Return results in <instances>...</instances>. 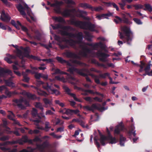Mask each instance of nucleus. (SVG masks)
<instances>
[{
    "label": "nucleus",
    "mask_w": 152,
    "mask_h": 152,
    "mask_svg": "<svg viewBox=\"0 0 152 152\" xmlns=\"http://www.w3.org/2000/svg\"><path fill=\"white\" fill-rule=\"evenodd\" d=\"M64 29L66 31L68 30L73 31L74 30L73 28L69 26L64 27ZM60 32L62 36H68L70 38L76 37L77 39V40H75L76 42L74 44L75 46L76 44H80L82 43V41L83 38V35L82 32H80L77 34H73L68 32L67 31L63 30H61Z\"/></svg>",
    "instance_id": "nucleus-1"
},
{
    "label": "nucleus",
    "mask_w": 152,
    "mask_h": 152,
    "mask_svg": "<svg viewBox=\"0 0 152 152\" xmlns=\"http://www.w3.org/2000/svg\"><path fill=\"white\" fill-rule=\"evenodd\" d=\"M71 24L74 25L76 27H79L80 28L88 30L91 31H94L95 26L90 22L82 21L76 20L74 19H71L70 20Z\"/></svg>",
    "instance_id": "nucleus-2"
},
{
    "label": "nucleus",
    "mask_w": 152,
    "mask_h": 152,
    "mask_svg": "<svg viewBox=\"0 0 152 152\" xmlns=\"http://www.w3.org/2000/svg\"><path fill=\"white\" fill-rule=\"evenodd\" d=\"M122 30L125 35L121 32H119L120 39L123 40L124 42H126L127 44L130 45L132 40V38L130 37L132 32L130 29L126 26L123 27Z\"/></svg>",
    "instance_id": "nucleus-3"
},
{
    "label": "nucleus",
    "mask_w": 152,
    "mask_h": 152,
    "mask_svg": "<svg viewBox=\"0 0 152 152\" xmlns=\"http://www.w3.org/2000/svg\"><path fill=\"white\" fill-rule=\"evenodd\" d=\"M99 132L100 136L99 141L102 145L104 146L105 145V141H108L111 144H115L118 142V140L115 137H113L110 134L106 136L102 134L99 130Z\"/></svg>",
    "instance_id": "nucleus-4"
},
{
    "label": "nucleus",
    "mask_w": 152,
    "mask_h": 152,
    "mask_svg": "<svg viewBox=\"0 0 152 152\" xmlns=\"http://www.w3.org/2000/svg\"><path fill=\"white\" fill-rule=\"evenodd\" d=\"M124 127L123 125V123L121 122L115 127L114 131L115 134L120 135V144L121 146H124V142L126 140V139L125 137H123L122 134H120V132L124 130Z\"/></svg>",
    "instance_id": "nucleus-5"
},
{
    "label": "nucleus",
    "mask_w": 152,
    "mask_h": 152,
    "mask_svg": "<svg viewBox=\"0 0 152 152\" xmlns=\"http://www.w3.org/2000/svg\"><path fill=\"white\" fill-rule=\"evenodd\" d=\"M95 54L99 58L100 61L104 62L107 61L106 58L110 56L109 55L102 52L100 50H99L95 53Z\"/></svg>",
    "instance_id": "nucleus-6"
},
{
    "label": "nucleus",
    "mask_w": 152,
    "mask_h": 152,
    "mask_svg": "<svg viewBox=\"0 0 152 152\" xmlns=\"http://www.w3.org/2000/svg\"><path fill=\"white\" fill-rule=\"evenodd\" d=\"M62 4V1H56L55 2L53 3L51 5V7H55L54 9V11L57 13L61 14V11L60 6Z\"/></svg>",
    "instance_id": "nucleus-7"
},
{
    "label": "nucleus",
    "mask_w": 152,
    "mask_h": 152,
    "mask_svg": "<svg viewBox=\"0 0 152 152\" xmlns=\"http://www.w3.org/2000/svg\"><path fill=\"white\" fill-rule=\"evenodd\" d=\"M80 46L83 50L81 54L83 57H86L88 56V53H92V51L91 49L88 48L87 46L81 45Z\"/></svg>",
    "instance_id": "nucleus-8"
},
{
    "label": "nucleus",
    "mask_w": 152,
    "mask_h": 152,
    "mask_svg": "<svg viewBox=\"0 0 152 152\" xmlns=\"http://www.w3.org/2000/svg\"><path fill=\"white\" fill-rule=\"evenodd\" d=\"M83 107L84 109H86L88 111H94V109L97 110H100V109H101L103 110H105L104 107H103L99 108L96 104H93L91 107H90L88 105H86L84 106Z\"/></svg>",
    "instance_id": "nucleus-9"
},
{
    "label": "nucleus",
    "mask_w": 152,
    "mask_h": 152,
    "mask_svg": "<svg viewBox=\"0 0 152 152\" xmlns=\"http://www.w3.org/2000/svg\"><path fill=\"white\" fill-rule=\"evenodd\" d=\"M13 102L17 104V106L21 109H24L25 106L23 105L22 103L24 102V99L23 98L19 99H15L13 100Z\"/></svg>",
    "instance_id": "nucleus-10"
},
{
    "label": "nucleus",
    "mask_w": 152,
    "mask_h": 152,
    "mask_svg": "<svg viewBox=\"0 0 152 152\" xmlns=\"http://www.w3.org/2000/svg\"><path fill=\"white\" fill-rule=\"evenodd\" d=\"M63 88L65 90V91L66 93L68 95H69L72 97L75 101L78 102H80V100L76 97L75 94L72 93L70 92V90L68 87L66 86H64L63 87Z\"/></svg>",
    "instance_id": "nucleus-11"
},
{
    "label": "nucleus",
    "mask_w": 152,
    "mask_h": 152,
    "mask_svg": "<svg viewBox=\"0 0 152 152\" xmlns=\"http://www.w3.org/2000/svg\"><path fill=\"white\" fill-rule=\"evenodd\" d=\"M48 146V143L47 141L44 142L41 144H37L36 145L37 148L41 152H43L45 148Z\"/></svg>",
    "instance_id": "nucleus-12"
},
{
    "label": "nucleus",
    "mask_w": 152,
    "mask_h": 152,
    "mask_svg": "<svg viewBox=\"0 0 152 152\" xmlns=\"http://www.w3.org/2000/svg\"><path fill=\"white\" fill-rule=\"evenodd\" d=\"M7 57L4 58V60L7 62V63L9 64H11L13 62L11 60V59H16V56L14 55H11L7 53L6 54Z\"/></svg>",
    "instance_id": "nucleus-13"
},
{
    "label": "nucleus",
    "mask_w": 152,
    "mask_h": 152,
    "mask_svg": "<svg viewBox=\"0 0 152 152\" xmlns=\"http://www.w3.org/2000/svg\"><path fill=\"white\" fill-rule=\"evenodd\" d=\"M63 41L66 42V43L68 44L70 46L73 48H75L76 47L74 44L76 42L73 39L70 38L69 39H67L64 38L63 39Z\"/></svg>",
    "instance_id": "nucleus-14"
},
{
    "label": "nucleus",
    "mask_w": 152,
    "mask_h": 152,
    "mask_svg": "<svg viewBox=\"0 0 152 152\" xmlns=\"http://www.w3.org/2000/svg\"><path fill=\"white\" fill-rule=\"evenodd\" d=\"M17 143H19L20 145H23L21 140H18L16 141L13 140L12 141H7L4 142L2 144L3 145H13Z\"/></svg>",
    "instance_id": "nucleus-15"
},
{
    "label": "nucleus",
    "mask_w": 152,
    "mask_h": 152,
    "mask_svg": "<svg viewBox=\"0 0 152 152\" xmlns=\"http://www.w3.org/2000/svg\"><path fill=\"white\" fill-rule=\"evenodd\" d=\"M11 19V17L8 15L5 14L4 12L3 11L1 13L0 19L2 21L8 22Z\"/></svg>",
    "instance_id": "nucleus-16"
},
{
    "label": "nucleus",
    "mask_w": 152,
    "mask_h": 152,
    "mask_svg": "<svg viewBox=\"0 0 152 152\" xmlns=\"http://www.w3.org/2000/svg\"><path fill=\"white\" fill-rule=\"evenodd\" d=\"M75 9H66L63 12H62L61 14L64 17H67L71 15V12L75 11Z\"/></svg>",
    "instance_id": "nucleus-17"
},
{
    "label": "nucleus",
    "mask_w": 152,
    "mask_h": 152,
    "mask_svg": "<svg viewBox=\"0 0 152 152\" xmlns=\"http://www.w3.org/2000/svg\"><path fill=\"white\" fill-rule=\"evenodd\" d=\"M64 54L68 58H78L77 55L70 51H67L64 53Z\"/></svg>",
    "instance_id": "nucleus-18"
},
{
    "label": "nucleus",
    "mask_w": 152,
    "mask_h": 152,
    "mask_svg": "<svg viewBox=\"0 0 152 152\" xmlns=\"http://www.w3.org/2000/svg\"><path fill=\"white\" fill-rule=\"evenodd\" d=\"M37 83L39 84H42L44 88L48 92H50L51 87L47 83H44L42 81H37Z\"/></svg>",
    "instance_id": "nucleus-19"
},
{
    "label": "nucleus",
    "mask_w": 152,
    "mask_h": 152,
    "mask_svg": "<svg viewBox=\"0 0 152 152\" xmlns=\"http://www.w3.org/2000/svg\"><path fill=\"white\" fill-rule=\"evenodd\" d=\"M31 87L35 89V90L37 91L38 94L39 95L43 96H45L48 95V94L46 92L40 90L37 87L34 86H31Z\"/></svg>",
    "instance_id": "nucleus-20"
},
{
    "label": "nucleus",
    "mask_w": 152,
    "mask_h": 152,
    "mask_svg": "<svg viewBox=\"0 0 152 152\" xmlns=\"http://www.w3.org/2000/svg\"><path fill=\"white\" fill-rule=\"evenodd\" d=\"M12 46L16 49L15 53L16 54V56L19 58H22L23 51L18 48V46L17 45H12Z\"/></svg>",
    "instance_id": "nucleus-21"
},
{
    "label": "nucleus",
    "mask_w": 152,
    "mask_h": 152,
    "mask_svg": "<svg viewBox=\"0 0 152 152\" xmlns=\"http://www.w3.org/2000/svg\"><path fill=\"white\" fill-rule=\"evenodd\" d=\"M104 4L107 6L112 7V6L114 8H115L116 10L118 11H119V9L118 6L114 2H104Z\"/></svg>",
    "instance_id": "nucleus-22"
},
{
    "label": "nucleus",
    "mask_w": 152,
    "mask_h": 152,
    "mask_svg": "<svg viewBox=\"0 0 152 152\" xmlns=\"http://www.w3.org/2000/svg\"><path fill=\"white\" fill-rule=\"evenodd\" d=\"M16 7L22 15H26V13L24 11V8L20 4L17 5Z\"/></svg>",
    "instance_id": "nucleus-23"
},
{
    "label": "nucleus",
    "mask_w": 152,
    "mask_h": 152,
    "mask_svg": "<svg viewBox=\"0 0 152 152\" xmlns=\"http://www.w3.org/2000/svg\"><path fill=\"white\" fill-rule=\"evenodd\" d=\"M43 101L45 104V107H47L48 106H51L53 105L51 100L47 98H44L43 99Z\"/></svg>",
    "instance_id": "nucleus-24"
},
{
    "label": "nucleus",
    "mask_w": 152,
    "mask_h": 152,
    "mask_svg": "<svg viewBox=\"0 0 152 152\" xmlns=\"http://www.w3.org/2000/svg\"><path fill=\"white\" fill-rule=\"evenodd\" d=\"M79 7L84 9H89L91 10V6L86 3H80L79 4Z\"/></svg>",
    "instance_id": "nucleus-25"
},
{
    "label": "nucleus",
    "mask_w": 152,
    "mask_h": 152,
    "mask_svg": "<svg viewBox=\"0 0 152 152\" xmlns=\"http://www.w3.org/2000/svg\"><path fill=\"white\" fill-rule=\"evenodd\" d=\"M78 73L82 76L86 77V79L87 81L91 83V80L89 77H88V75L87 74L83 72L82 71H79L78 72Z\"/></svg>",
    "instance_id": "nucleus-26"
},
{
    "label": "nucleus",
    "mask_w": 152,
    "mask_h": 152,
    "mask_svg": "<svg viewBox=\"0 0 152 152\" xmlns=\"http://www.w3.org/2000/svg\"><path fill=\"white\" fill-rule=\"evenodd\" d=\"M20 48L22 50L24 51V52H23V57L22 58H20V59H23L24 57L26 56L27 55V54L29 52L28 50V48L27 47H26V48H23L22 46H21L20 47Z\"/></svg>",
    "instance_id": "nucleus-27"
},
{
    "label": "nucleus",
    "mask_w": 152,
    "mask_h": 152,
    "mask_svg": "<svg viewBox=\"0 0 152 152\" xmlns=\"http://www.w3.org/2000/svg\"><path fill=\"white\" fill-rule=\"evenodd\" d=\"M52 18V19L55 20L56 22L60 23H64L65 22L64 19L61 16H59V17L53 16Z\"/></svg>",
    "instance_id": "nucleus-28"
},
{
    "label": "nucleus",
    "mask_w": 152,
    "mask_h": 152,
    "mask_svg": "<svg viewBox=\"0 0 152 152\" xmlns=\"http://www.w3.org/2000/svg\"><path fill=\"white\" fill-rule=\"evenodd\" d=\"M19 140H22V142L23 144L24 143H26L27 142H29V143H32V141L31 140H28L27 136L26 135L23 136L22 138L20 139Z\"/></svg>",
    "instance_id": "nucleus-29"
},
{
    "label": "nucleus",
    "mask_w": 152,
    "mask_h": 152,
    "mask_svg": "<svg viewBox=\"0 0 152 152\" xmlns=\"http://www.w3.org/2000/svg\"><path fill=\"white\" fill-rule=\"evenodd\" d=\"M84 33L85 34L86 38V39L89 42L92 41V36L90 34L89 32L87 31H84Z\"/></svg>",
    "instance_id": "nucleus-30"
},
{
    "label": "nucleus",
    "mask_w": 152,
    "mask_h": 152,
    "mask_svg": "<svg viewBox=\"0 0 152 152\" xmlns=\"http://www.w3.org/2000/svg\"><path fill=\"white\" fill-rule=\"evenodd\" d=\"M67 71L68 72H69L71 74H72L74 72H77L78 73V72L79 71L82 70H79L74 67L72 66L69 68Z\"/></svg>",
    "instance_id": "nucleus-31"
},
{
    "label": "nucleus",
    "mask_w": 152,
    "mask_h": 152,
    "mask_svg": "<svg viewBox=\"0 0 152 152\" xmlns=\"http://www.w3.org/2000/svg\"><path fill=\"white\" fill-rule=\"evenodd\" d=\"M29 52L28 53V54H27V55L25 57L29 58V59H34V60H37L38 61H40V60L39 58L36 56H34L32 55H30L29 54Z\"/></svg>",
    "instance_id": "nucleus-32"
},
{
    "label": "nucleus",
    "mask_w": 152,
    "mask_h": 152,
    "mask_svg": "<svg viewBox=\"0 0 152 152\" xmlns=\"http://www.w3.org/2000/svg\"><path fill=\"white\" fill-rule=\"evenodd\" d=\"M145 8L143 9L145 10H148L150 12L152 11V7L151 5L148 4H144Z\"/></svg>",
    "instance_id": "nucleus-33"
},
{
    "label": "nucleus",
    "mask_w": 152,
    "mask_h": 152,
    "mask_svg": "<svg viewBox=\"0 0 152 152\" xmlns=\"http://www.w3.org/2000/svg\"><path fill=\"white\" fill-rule=\"evenodd\" d=\"M35 107L37 108H39L41 110V112H43L44 108L41 103L36 102L35 103Z\"/></svg>",
    "instance_id": "nucleus-34"
},
{
    "label": "nucleus",
    "mask_w": 152,
    "mask_h": 152,
    "mask_svg": "<svg viewBox=\"0 0 152 152\" xmlns=\"http://www.w3.org/2000/svg\"><path fill=\"white\" fill-rule=\"evenodd\" d=\"M73 62L75 64L82 66H86V65L85 63H82L80 61L76 59L74 60L73 61Z\"/></svg>",
    "instance_id": "nucleus-35"
},
{
    "label": "nucleus",
    "mask_w": 152,
    "mask_h": 152,
    "mask_svg": "<svg viewBox=\"0 0 152 152\" xmlns=\"http://www.w3.org/2000/svg\"><path fill=\"white\" fill-rule=\"evenodd\" d=\"M67 113H69V114H72L73 113L77 114L79 112V111L78 110H73L68 109L67 110Z\"/></svg>",
    "instance_id": "nucleus-36"
},
{
    "label": "nucleus",
    "mask_w": 152,
    "mask_h": 152,
    "mask_svg": "<svg viewBox=\"0 0 152 152\" xmlns=\"http://www.w3.org/2000/svg\"><path fill=\"white\" fill-rule=\"evenodd\" d=\"M101 43H102L101 42H99V43H96L94 44H93V46L92 47L93 48V50H96L98 47H99L101 48Z\"/></svg>",
    "instance_id": "nucleus-37"
},
{
    "label": "nucleus",
    "mask_w": 152,
    "mask_h": 152,
    "mask_svg": "<svg viewBox=\"0 0 152 152\" xmlns=\"http://www.w3.org/2000/svg\"><path fill=\"white\" fill-rule=\"evenodd\" d=\"M132 6L134 7L135 10H138L140 9H142L143 8V5L140 4H133Z\"/></svg>",
    "instance_id": "nucleus-38"
},
{
    "label": "nucleus",
    "mask_w": 152,
    "mask_h": 152,
    "mask_svg": "<svg viewBox=\"0 0 152 152\" xmlns=\"http://www.w3.org/2000/svg\"><path fill=\"white\" fill-rule=\"evenodd\" d=\"M52 94H55L56 95H58L60 94L59 91L57 90L56 89H52L51 88V90H50V92H49Z\"/></svg>",
    "instance_id": "nucleus-39"
},
{
    "label": "nucleus",
    "mask_w": 152,
    "mask_h": 152,
    "mask_svg": "<svg viewBox=\"0 0 152 152\" xmlns=\"http://www.w3.org/2000/svg\"><path fill=\"white\" fill-rule=\"evenodd\" d=\"M91 10L92 11H95L96 12H99L103 10V8L100 6L96 7H94L91 6Z\"/></svg>",
    "instance_id": "nucleus-40"
},
{
    "label": "nucleus",
    "mask_w": 152,
    "mask_h": 152,
    "mask_svg": "<svg viewBox=\"0 0 152 152\" xmlns=\"http://www.w3.org/2000/svg\"><path fill=\"white\" fill-rule=\"evenodd\" d=\"M45 127L43 130L46 131H48L49 130V129L51 128V126H50V124L49 122L47 121H46L45 124Z\"/></svg>",
    "instance_id": "nucleus-41"
},
{
    "label": "nucleus",
    "mask_w": 152,
    "mask_h": 152,
    "mask_svg": "<svg viewBox=\"0 0 152 152\" xmlns=\"http://www.w3.org/2000/svg\"><path fill=\"white\" fill-rule=\"evenodd\" d=\"M115 18L116 19H114V21L116 24L119 23H121L122 21V19L120 17L115 16Z\"/></svg>",
    "instance_id": "nucleus-42"
},
{
    "label": "nucleus",
    "mask_w": 152,
    "mask_h": 152,
    "mask_svg": "<svg viewBox=\"0 0 152 152\" xmlns=\"http://www.w3.org/2000/svg\"><path fill=\"white\" fill-rule=\"evenodd\" d=\"M55 73L56 74H60L61 75H67V73L62 71H61L59 69L57 68L55 69Z\"/></svg>",
    "instance_id": "nucleus-43"
},
{
    "label": "nucleus",
    "mask_w": 152,
    "mask_h": 152,
    "mask_svg": "<svg viewBox=\"0 0 152 152\" xmlns=\"http://www.w3.org/2000/svg\"><path fill=\"white\" fill-rule=\"evenodd\" d=\"M56 58L58 62L62 64H64L65 62L66 61V60L60 57L57 56Z\"/></svg>",
    "instance_id": "nucleus-44"
},
{
    "label": "nucleus",
    "mask_w": 152,
    "mask_h": 152,
    "mask_svg": "<svg viewBox=\"0 0 152 152\" xmlns=\"http://www.w3.org/2000/svg\"><path fill=\"white\" fill-rule=\"evenodd\" d=\"M58 45L61 49H64L65 48H68L69 47L66 44H63L61 42H60L58 43Z\"/></svg>",
    "instance_id": "nucleus-45"
},
{
    "label": "nucleus",
    "mask_w": 152,
    "mask_h": 152,
    "mask_svg": "<svg viewBox=\"0 0 152 152\" xmlns=\"http://www.w3.org/2000/svg\"><path fill=\"white\" fill-rule=\"evenodd\" d=\"M5 83L6 85L9 86L10 87H14V84L13 83L9 81L8 80H5Z\"/></svg>",
    "instance_id": "nucleus-46"
},
{
    "label": "nucleus",
    "mask_w": 152,
    "mask_h": 152,
    "mask_svg": "<svg viewBox=\"0 0 152 152\" xmlns=\"http://www.w3.org/2000/svg\"><path fill=\"white\" fill-rule=\"evenodd\" d=\"M15 94V92H12L10 91H9L7 89L5 91V94L9 97H10L11 96L12 94Z\"/></svg>",
    "instance_id": "nucleus-47"
},
{
    "label": "nucleus",
    "mask_w": 152,
    "mask_h": 152,
    "mask_svg": "<svg viewBox=\"0 0 152 152\" xmlns=\"http://www.w3.org/2000/svg\"><path fill=\"white\" fill-rule=\"evenodd\" d=\"M37 110L35 108H33L31 112V114L34 116H36L38 115Z\"/></svg>",
    "instance_id": "nucleus-48"
},
{
    "label": "nucleus",
    "mask_w": 152,
    "mask_h": 152,
    "mask_svg": "<svg viewBox=\"0 0 152 152\" xmlns=\"http://www.w3.org/2000/svg\"><path fill=\"white\" fill-rule=\"evenodd\" d=\"M9 137L8 136L4 135L0 137V140L1 141H5L9 140Z\"/></svg>",
    "instance_id": "nucleus-49"
},
{
    "label": "nucleus",
    "mask_w": 152,
    "mask_h": 152,
    "mask_svg": "<svg viewBox=\"0 0 152 152\" xmlns=\"http://www.w3.org/2000/svg\"><path fill=\"white\" fill-rule=\"evenodd\" d=\"M101 45V49L104 51L106 53L108 52V50L106 49V46L105 45L103 44V43L100 44Z\"/></svg>",
    "instance_id": "nucleus-50"
},
{
    "label": "nucleus",
    "mask_w": 152,
    "mask_h": 152,
    "mask_svg": "<svg viewBox=\"0 0 152 152\" xmlns=\"http://www.w3.org/2000/svg\"><path fill=\"white\" fill-rule=\"evenodd\" d=\"M110 75V74L108 73H105L103 74H100L99 75V76L100 77L103 78H105L106 77L109 76Z\"/></svg>",
    "instance_id": "nucleus-51"
},
{
    "label": "nucleus",
    "mask_w": 152,
    "mask_h": 152,
    "mask_svg": "<svg viewBox=\"0 0 152 152\" xmlns=\"http://www.w3.org/2000/svg\"><path fill=\"white\" fill-rule=\"evenodd\" d=\"M79 12L80 13L79 17L81 18H83L85 19L86 18L83 15V14H86V12L80 10L79 11Z\"/></svg>",
    "instance_id": "nucleus-52"
},
{
    "label": "nucleus",
    "mask_w": 152,
    "mask_h": 152,
    "mask_svg": "<svg viewBox=\"0 0 152 152\" xmlns=\"http://www.w3.org/2000/svg\"><path fill=\"white\" fill-rule=\"evenodd\" d=\"M133 20L137 24L140 25L142 24V22L140 19L135 18H133Z\"/></svg>",
    "instance_id": "nucleus-53"
},
{
    "label": "nucleus",
    "mask_w": 152,
    "mask_h": 152,
    "mask_svg": "<svg viewBox=\"0 0 152 152\" xmlns=\"http://www.w3.org/2000/svg\"><path fill=\"white\" fill-rule=\"evenodd\" d=\"M151 65V64H148L144 69V70L145 71V73H146V74L148 72H149V71L150 70Z\"/></svg>",
    "instance_id": "nucleus-54"
},
{
    "label": "nucleus",
    "mask_w": 152,
    "mask_h": 152,
    "mask_svg": "<svg viewBox=\"0 0 152 152\" xmlns=\"http://www.w3.org/2000/svg\"><path fill=\"white\" fill-rule=\"evenodd\" d=\"M118 4L119 5L121 9L122 10H124V7L126 5V4L124 2H121L119 3Z\"/></svg>",
    "instance_id": "nucleus-55"
},
{
    "label": "nucleus",
    "mask_w": 152,
    "mask_h": 152,
    "mask_svg": "<svg viewBox=\"0 0 152 152\" xmlns=\"http://www.w3.org/2000/svg\"><path fill=\"white\" fill-rule=\"evenodd\" d=\"M66 3L67 4H70L73 5H75L76 4V3L73 0H67Z\"/></svg>",
    "instance_id": "nucleus-56"
},
{
    "label": "nucleus",
    "mask_w": 152,
    "mask_h": 152,
    "mask_svg": "<svg viewBox=\"0 0 152 152\" xmlns=\"http://www.w3.org/2000/svg\"><path fill=\"white\" fill-rule=\"evenodd\" d=\"M98 140V139L96 137L94 138V140L95 142V144L96 145L97 148H99L100 147V145L99 143L97 141Z\"/></svg>",
    "instance_id": "nucleus-57"
},
{
    "label": "nucleus",
    "mask_w": 152,
    "mask_h": 152,
    "mask_svg": "<svg viewBox=\"0 0 152 152\" xmlns=\"http://www.w3.org/2000/svg\"><path fill=\"white\" fill-rule=\"evenodd\" d=\"M8 132L9 134H11L12 133H13L14 134H15V135H16L17 136H20V134L19 133L18 131H9Z\"/></svg>",
    "instance_id": "nucleus-58"
},
{
    "label": "nucleus",
    "mask_w": 152,
    "mask_h": 152,
    "mask_svg": "<svg viewBox=\"0 0 152 152\" xmlns=\"http://www.w3.org/2000/svg\"><path fill=\"white\" fill-rule=\"evenodd\" d=\"M67 109L66 110V108H64L63 109H61L59 110V112L60 113H62V114H69V113H67Z\"/></svg>",
    "instance_id": "nucleus-59"
},
{
    "label": "nucleus",
    "mask_w": 152,
    "mask_h": 152,
    "mask_svg": "<svg viewBox=\"0 0 152 152\" xmlns=\"http://www.w3.org/2000/svg\"><path fill=\"white\" fill-rule=\"evenodd\" d=\"M30 80V78L28 77L27 76H24V77H23V81L28 83L29 82V80Z\"/></svg>",
    "instance_id": "nucleus-60"
},
{
    "label": "nucleus",
    "mask_w": 152,
    "mask_h": 152,
    "mask_svg": "<svg viewBox=\"0 0 152 152\" xmlns=\"http://www.w3.org/2000/svg\"><path fill=\"white\" fill-rule=\"evenodd\" d=\"M112 15V13L110 12L106 14H103V15H104V18L106 19H108L107 17H110Z\"/></svg>",
    "instance_id": "nucleus-61"
},
{
    "label": "nucleus",
    "mask_w": 152,
    "mask_h": 152,
    "mask_svg": "<svg viewBox=\"0 0 152 152\" xmlns=\"http://www.w3.org/2000/svg\"><path fill=\"white\" fill-rule=\"evenodd\" d=\"M135 129V127L132 124L131 126L129 132V133L130 134L132 133L133 132H134V130Z\"/></svg>",
    "instance_id": "nucleus-62"
},
{
    "label": "nucleus",
    "mask_w": 152,
    "mask_h": 152,
    "mask_svg": "<svg viewBox=\"0 0 152 152\" xmlns=\"http://www.w3.org/2000/svg\"><path fill=\"white\" fill-rule=\"evenodd\" d=\"M95 82L97 84H100V82L99 77L98 76L96 77H95L94 78Z\"/></svg>",
    "instance_id": "nucleus-63"
},
{
    "label": "nucleus",
    "mask_w": 152,
    "mask_h": 152,
    "mask_svg": "<svg viewBox=\"0 0 152 152\" xmlns=\"http://www.w3.org/2000/svg\"><path fill=\"white\" fill-rule=\"evenodd\" d=\"M66 75L68 76V78L69 80L72 81H75V79L74 77L71 76L70 75H69L68 73H67V74Z\"/></svg>",
    "instance_id": "nucleus-64"
}]
</instances>
